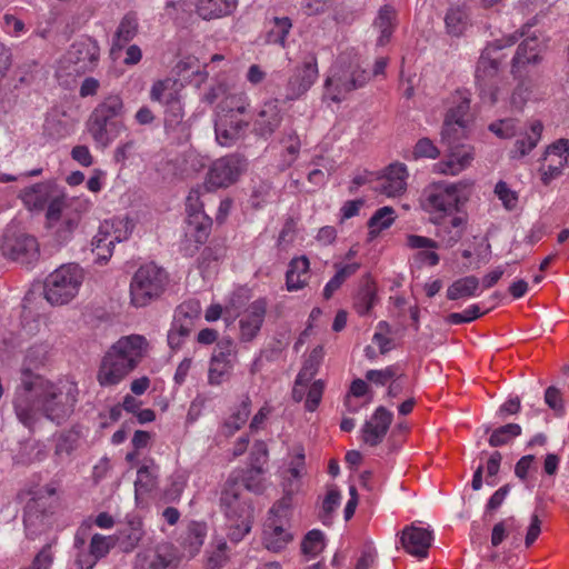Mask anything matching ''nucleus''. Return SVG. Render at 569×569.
Segmentation results:
<instances>
[{"label":"nucleus","instance_id":"f257e3e1","mask_svg":"<svg viewBox=\"0 0 569 569\" xmlns=\"http://www.w3.org/2000/svg\"><path fill=\"white\" fill-rule=\"evenodd\" d=\"M77 395L74 383H54L23 368L13 408L18 420L28 429H32L41 416L60 425L73 412Z\"/></svg>","mask_w":569,"mask_h":569},{"label":"nucleus","instance_id":"f03ea898","mask_svg":"<svg viewBox=\"0 0 569 569\" xmlns=\"http://www.w3.org/2000/svg\"><path fill=\"white\" fill-rule=\"evenodd\" d=\"M220 509L230 525L229 537L232 541L238 542L250 532L253 507L237 479L226 481L220 495Z\"/></svg>","mask_w":569,"mask_h":569},{"label":"nucleus","instance_id":"7ed1b4c3","mask_svg":"<svg viewBox=\"0 0 569 569\" xmlns=\"http://www.w3.org/2000/svg\"><path fill=\"white\" fill-rule=\"evenodd\" d=\"M468 183L463 181H435L427 184L420 194L419 203L423 211L437 222L446 217L458 213L467 201L463 190Z\"/></svg>","mask_w":569,"mask_h":569},{"label":"nucleus","instance_id":"20e7f679","mask_svg":"<svg viewBox=\"0 0 569 569\" xmlns=\"http://www.w3.org/2000/svg\"><path fill=\"white\" fill-rule=\"evenodd\" d=\"M123 101L118 94L103 99L90 113L87 130L99 148L109 147L124 130Z\"/></svg>","mask_w":569,"mask_h":569},{"label":"nucleus","instance_id":"39448f33","mask_svg":"<svg viewBox=\"0 0 569 569\" xmlns=\"http://www.w3.org/2000/svg\"><path fill=\"white\" fill-rule=\"evenodd\" d=\"M19 198L29 211H43L49 228H54L62 212L71 207L64 189L56 181L47 180L21 190Z\"/></svg>","mask_w":569,"mask_h":569},{"label":"nucleus","instance_id":"423d86ee","mask_svg":"<svg viewBox=\"0 0 569 569\" xmlns=\"http://www.w3.org/2000/svg\"><path fill=\"white\" fill-rule=\"evenodd\" d=\"M516 43L515 36L498 40L495 44L488 46L481 53L476 67V84L479 96L483 102L495 104L498 100V71L500 67L499 51Z\"/></svg>","mask_w":569,"mask_h":569},{"label":"nucleus","instance_id":"0eeeda50","mask_svg":"<svg viewBox=\"0 0 569 569\" xmlns=\"http://www.w3.org/2000/svg\"><path fill=\"white\" fill-rule=\"evenodd\" d=\"M370 79L369 73L358 64L342 67V59L333 67L332 74L327 78L325 87L330 99L340 102L352 90L363 87Z\"/></svg>","mask_w":569,"mask_h":569},{"label":"nucleus","instance_id":"6e6552de","mask_svg":"<svg viewBox=\"0 0 569 569\" xmlns=\"http://www.w3.org/2000/svg\"><path fill=\"white\" fill-rule=\"evenodd\" d=\"M201 187L192 188L186 199V236L197 244H203L211 232L212 219L204 212Z\"/></svg>","mask_w":569,"mask_h":569},{"label":"nucleus","instance_id":"1a4fd4ad","mask_svg":"<svg viewBox=\"0 0 569 569\" xmlns=\"http://www.w3.org/2000/svg\"><path fill=\"white\" fill-rule=\"evenodd\" d=\"M100 47L92 38H82L74 41L63 58L68 73L83 74L91 72L99 63Z\"/></svg>","mask_w":569,"mask_h":569},{"label":"nucleus","instance_id":"9d476101","mask_svg":"<svg viewBox=\"0 0 569 569\" xmlns=\"http://www.w3.org/2000/svg\"><path fill=\"white\" fill-rule=\"evenodd\" d=\"M246 167V159L239 154H229L217 159L208 170L204 189L214 190L229 187L238 180Z\"/></svg>","mask_w":569,"mask_h":569},{"label":"nucleus","instance_id":"9b49d317","mask_svg":"<svg viewBox=\"0 0 569 569\" xmlns=\"http://www.w3.org/2000/svg\"><path fill=\"white\" fill-rule=\"evenodd\" d=\"M56 493L57 489L47 485L26 505L23 523L31 533H37L47 526V519L52 513V506L48 502V498H52Z\"/></svg>","mask_w":569,"mask_h":569},{"label":"nucleus","instance_id":"f8f14e48","mask_svg":"<svg viewBox=\"0 0 569 569\" xmlns=\"http://www.w3.org/2000/svg\"><path fill=\"white\" fill-rule=\"evenodd\" d=\"M237 357V346L230 338H222L217 342L210 360L208 382L211 386H219L224 377L233 368V360Z\"/></svg>","mask_w":569,"mask_h":569},{"label":"nucleus","instance_id":"ddd939ff","mask_svg":"<svg viewBox=\"0 0 569 569\" xmlns=\"http://www.w3.org/2000/svg\"><path fill=\"white\" fill-rule=\"evenodd\" d=\"M318 76L317 59L311 57L302 66L297 67L288 79L284 88V100L293 101L302 97L317 81Z\"/></svg>","mask_w":569,"mask_h":569},{"label":"nucleus","instance_id":"4468645a","mask_svg":"<svg viewBox=\"0 0 569 569\" xmlns=\"http://www.w3.org/2000/svg\"><path fill=\"white\" fill-rule=\"evenodd\" d=\"M470 109V92L466 89L457 90L451 96V106L449 107L443 126L441 129V139L443 142H450L451 136L459 129L466 127V117Z\"/></svg>","mask_w":569,"mask_h":569},{"label":"nucleus","instance_id":"2eb2a0df","mask_svg":"<svg viewBox=\"0 0 569 569\" xmlns=\"http://www.w3.org/2000/svg\"><path fill=\"white\" fill-rule=\"evenodd\" d=\"M268 303L264 298L252 301L239 319V338L242 342L252 341L261 330Z\"/></svg>","mask_w":569,"mask_h":569},{"label":"nucleus","instance_id":"dca6fc26","mask_svg":"<svg viewBox=\"0 0 569 569\" xmlns=\"http://www.w3.org/2000/svg\"><path fill=\"white\" fill-rule=\"evenodd\" d=\"M3 253L22 264H30L39 257V244L33 236L18 234L14 237H7L3 246Z\"/></svg>","mask_w":569,"mask_h":569},{"label":"nucleus","instance_id":"f3484780","mask_svg":"<svg viewBox=\"0 0 569 569\" xmlns=\"http://www.w3.org/2000/svg\"><path fill=\"white\" fill-rule=\"evenodd\" d=\"M133 370L124 358L109 349L102 358L97 379L101 387H111L120 383Z\"/></svg>","mask_w":569,"mask_h":569},{"label":"nucleus","instance_id":"a211bd4d","mask_svg":"<svg viewBox=\"0 0 569 569\" xmlns=\"http://www.w3.org/2000/svg\"><path fill=\"white\" fill-rule=\"evenodd\" d=\"M133 370L124 358L109 349L102 358L97 379L101 387H111L120 383Z\"/></svg>","mask_w":569,"mask_h":569},{"label":"nucleus","instance_id":"6ab92c4d","mask_svg":"<svg viewBox=\"0 0 569 569\" xmlns=\"http://www.w3.org/2000/svg\"><path fill=\"white\" fill-rule=\"evenodd\" d=\"M409 172L402 162L390 163L377 179L375 189L387 197H397L407 190Z\"/></svg>","mask_w":569,"mask_h":569},{"label":"nucleus","instance_id":"aec40b11","mask_svg":"<svg viewBox=\"0 0 569 569\" xmlns=\"http://www.w3.org/2000/svg\"><path fill=\"white\" fill-rule=\"evenodd\" d=\"M531 26H525L520 32H516L512 36L516 37V41L520 37L527 36L522 42L518 46L516 54L512 59V73L517 76L520 73L521 68L529 63H536L539 60L541 51V41L537 36H530L529 29Z\"/></svg>","mask_w":569,"mask_h":569},{"label":"nucleus","instance_id":"412c9836","mask_svg":"<svg viewBox=\"0 0 569 569\" xmlns=\"http://www.w3.org/2000/svg\"><path fill=\"white\" fill-rule=\"evenodd\" d=\"M290 521L268 517L263 527L262 543L273 552L283 550L293 539Z\"/></svg>","mask_w":569,"mask_h":569},{"label":"nucleus","instance_id":"4be33fe9","mask_svg":"<svg viewBox=\"0 0 569 569\" xmlns=\"http://www.w3.org/2000/svg\"><path fill=\"white\" fill-rule=\"evenodd\" d=\"M306 473L305 449L302 446H296L290 452L287 468L281 473L282 489H289V492H300Z\"/></svg>","mask_w":569,"mask_h":569},{"label":"nucleus","instance_id":"5701e85b","mask_svg":"<svg viewBox=\"0 0 569 569\" xmlns=\"http://www.w3.org/2000/svg\"><path fill=\"white\" fill-rule=\"evenodd\" d=\"M149 347L147 338L142 335H129L118 339L109 349L126 359V363L134 369L143 359Z\"/></svg>","mask_w":569,"mask_h":569},{"label":"nucleus","instance_id":"b1692460","mask_svg":"<svg viewBox=\"0 0 569 569\" xmlns=\"http://www.w3.org/2000/svg\"><path fill=\"white\" fill-rule=\"evenodd\" d=\"M116 545L114 536L94 533L89 543V551H79L76 558L78 569H93L97 562L107 557Z\"/></svg>","mask_w":569,"mask_h":569},{"label":"nucleus","instance_id":"393cba45","mask_svg":"<svg viewBox=\"0 0 569 569\" xmlns=\"http://www.w3.org/2000/svg\"><path fill=\"white\" fill-rule=\"evenodd\" d=\"M403 549L418 559L428 557L429 548L433 541L432 531L421 527L407 526L401 532Z\"/></svg>","mask_w":569,"mask_h":569},{"label":"nucleus","instance_id":"a878e982","mask_svg":"<svg viewBox=\"0 0 569 569\" xmlns=\"http://www.w3.org/2000/svg\"><path fill=\"white\" fill-rule=\"evenodd\" d=\"M393 415L391 411L380 406L376 409L370 420L366 421L362 427L363 441L376 447L382 442L392 422Z\"/></svg>","mask_w":569,"mask_h":569},{"label":"nucleus","instance_id":"bb28decb","mask_svg":"<svg viewBox=\"0 0 569 569\" xmlns=\"http://www.w3.org/2000/svg\"><path fill=\"white\" fill-rule=\"evenodd\" d=\"M451 140L448 142L450 146V152L448 158L443 161H440L435 164V169L437 172L442 174L456 176L467 169L473 158V148L470 146L461 144V146H451Z\"/></svg>","mask_w":569,"mask_h":569},{"label":"nucleus","instance_id":"cd10ccee","mask_svg":"<svg viewBox=\"0 0 569 569\" xmlns=\"http://www.w3.org/2000/svg\"><path fill=\"white\" fill-rule=\"evenodd\" d=\"M248 126L236 114H222L216 122V139L220 146L230 147L246 134Z\"/></svg>","mask_w":569,"mask_h":569},{"label":"nucleus","instance_id":"c85d7f7f","mask_svg":"<svg viewBox=\"0 0 569 569\" xmlns=\"http://www.w3.org/2000/svg\"><path fill=\"white\" fill-rule=\"evenodd\" d=\"M282 121V113L278 102L268 101L262 104L253 120L254 133L263 139H268L279 128Z\"/></svg>","mask_w":569,"mask_h":569},{"label":"nucleus","instance_id":"c756f323","mask_svg":"<svg viewBox=\"0 0 569 569\" xmlns=\"http://www.w3.org/2000/svg\"><path fill=\"white\" fill-rule=\"evenodd\" d=\"M164 131L168 136L178 141L189 138L190 128L184 121V108L182 101L163 108Z\"/></svg>","mask_w":569,"mask_h":569},{"label":"nucleus","instance_id":"7c9ffc66","mask_svg":"<svg viewBox=\"0 0 569 569\" xmlns=\"http://www.w3.org/2000/svg\"><path fill=\"white\" fill-rule=\"evenodd\" d=\"M237 7L238 0H194L196 13L206 21L228 17Z\"/></svg>","mask_w":569,"mask_h":569},{"label":"nucleus","instance_id":"2f4dec72","mask_svg":"<svg viewBox=\"0 0 569 569\" xmlns=\"http://www.w3.org/2000/svg\"><path fill=\"white\" fill-rule=\"evenodd\" d=\"M181 84L171 78L157 80L150 89V100L160 103L163 108L181 100Z\"/></svg>","mask_w":569,"mask_h":569},{"label":"nucleus","instance_id":"473e14b6","mask_svg":"<svg viewBox=\"0 0 569 569\" xmlns=\"http://www.w3.org/2000/svg\"><path fill=\"white\" fill-rule=\"evenodd\" d=\"M407 244L412 249H421L415 256L417 262L427 264V266H436L439 262V256L435 251L438 248V243L427 237L410 234L407 238Z\"/></svg>","mask_w":569,"mask_h":569},{"label":"nucleus","instance_id":"72a5a7b5","mask_svg":"<svg viewBox=\"0 0 569 569\" xmlns=\"http://www.w3.org/2000/svg\"><path fill=\"white\" fill-rule=\"evenodd\" d=\"M543 124L540 120L530 122L529 129L520 134L511 150L512 158H522L530 153L541 139Z\"/></svg>","mask_w":569,"mask_h":569},{"label":"nucleus","instance_id":"f704fd0d","mask_svg":"<svg viewBox=\"0 0 569 569\" xmlns=\"http://www.w3.org/2000/svg\"><path fill=\"white\" fill-rule=\"evenodd\" d=\"M84 270L76 262L63 263L54 269L43 284H82Z\"/></svg>","mask_w":569,"mask_h":569},{"label":"nucleus","instance_id":"c9c22d12","mask_svg":"<svg viewBox=\"0 0 569 569\" xmlns=\"http://www.w3.org/2000/svg\"><path fill=\"white\" fill-rule=\"evenodd\" d=\"M71 207L62 212V217L58 220L60 224L56 229V237L59 242H67L70 240L72 233L78 228L81 220V209L78 200L70 199Z\"/></svg>","mask_w":569,"mask_h":569},{"label":"nucleus","instance_id":"e433bc0d","mask_svg":"<svg viewBox=\"0 0 569 569\" xmlns=\"http://www.w3.org/2000/svg\"><path fill=\"white\" fill-rule=\"evenodd\" d=\"M169 281L168 271L153 261L142 263L130 284H163Z\"/></svg>","mask_w":569,"mask_h":569},{"label":"nucleus","instance_id":"4c0bfd02","mask_svg":"<svg viewBox=\"0 0 569 569\" xmlns=\"http://www.w3.org/2000/svg\"><path fill=\"white\" fill-rule=\"evenodd\" d=\"M496 303L488 305L487 301H479L468 306L461 312H451L445 317V322L450 326L470 323L495 309Z\"/></svg>","mask_w":569,"mask_h":569},{"label":"nucleus","instance_id":"58836bf2","mask_svg":"<svg viewBox=\"0 0 569 569\" xmlns=\"http://www.w3.org/2000/svg\"><path fill=\"white\" fill-rule=\"evenodd\" d=\"M445 23L447 32L451 36H461L469 24V11L466 4L451 6L446 13Z\"/></svg>","mask_w":569,"mask_h":569},{"label":"nucleus","instance_id":"ea45409f","mask_svg":"<svg viewBox=\"0 0 569 569\" xmlns=\"http://www.w3.org/2000/svg\"><path fill=\"white\" fill-rule=\"evenodd\" d=\"M144 536L141 520H130L124 528L119 531L116 542L123 552H131L137 548Z\"/></svg>","mask_w":569,"mask_h":569},{"label":"nucleus","instance_id":"a19ab883","mask_svg":"<svg viewBox=\"0 0 569 569\" xmlns=\"http://www.w3.org/2000/svg\"><path fill=\"white\" fill-rule=\"evenodd\" d=\"M396 21V11L390 6H383L373 22V28L379 32L377 40L378 46H385L389 42Z\"/></svg>","mask_w":569,"mask_h":569},{"label":"nucleus","instance_id":"79ce46f5","mask_svg":"<svg viewBox=\"0 0 569 569\" xmlns=\"http://www.w3.org/2000/svg\"><path fill=\"white\" fill-rule=\"evenodd\" d=\"M137 18L132 14H126L120 21L114 33L111 51L114 52L116 50L123 49L137 36Z\"/></svg>","mask_w":569,"mask_h":569},{"label":"nucleus","instance_id":"37998d69","mask_svg":"<svg viewBox=\"0 0 569 569\" xmlns=\"http://www.w3.org/2000/svg\"><path fill=\"white\" fill-rule=\"evenodd\" d=\"M80 432L76 429L63 430L56 436L54 456L63 459L70 457L79 447Z\"/></svg>","mask_w":569,"mask_h":569},{"label":"nucleus","instance_id":"c03bdc74","mask_svg":"<svg viewBox=\"0 0 569 569\" xmlns=\"http://www.w3.org/2000/svg\"><path fill=\"white\" fill-rule=\"evenodd\" d=\"M310 261L306 256L293 258L286 272V284H307Z\"/></svg>","mask_w":569,"mask_h":569},{"label":"nucleus","instance_id":"a18cd8bd","mask_svg":"<svg viewBox=\"0 0 569 569\" xmlns=\"http://www.w3.org/2000/svg\"><path fill=\"white\" fill-rule=\"evenodd\" d=\"M251 401L246 397L237 407L236 411L224 421L223 432L226 436H232L236 431L240 430L250 416Z\"/></svg>","mask_w":569,"mask_h":569},{"label":"nucleus","instance_id":"49530a36","mask_svg":"<svg viewBox=\"0 0 569 569\" xmlns=\"http://www.w3.org/2000/svg\"><path fill=\"white\" fill-rule=\"evenodd\" d=\"M39 292L53 307L69 303L77 295L78 287H37Z\"/></svg>","mask_w":569,"mask_h":569},{"label":"nucleus","instance_id":"de8ad7c7","mask_svg":"<svg viewBox=\"0 0 569 569\" xmlns=\"http://www.w3.org/2000/svg\"><path fill=\"white\" fill-rule=\"evenodd\" d=\"M242 291L243 287H238L233 290L231 299L224 305V307L220 303H212L209 306L206 310L204 319L209 322L217 321L222 316L223 309L226 311L239 309L243 305V300L248 298L242 295Z\"/></svg>","mask_w":569,"mask_h":569},{"label":"nucleus","instance_id":"09e8293b","mask_svg":"<svg viewBox=\"0 0 569 569\" xmlns=\"http://www.w3.org/2000/svg\"><path fill=\"white\" fill-rule=\"evenodd\" d=\"M206 535L207 529L203 523L191 522L188 526L182 543L190 556H194L199 552L201 546L204 542Z\"/></svg>","mask_w":569,"mask_h":569},{"label":"nucleus","instance_id":"8fccbe9b","mask_svg":"<svg viewBox=\"0 0 569 569\" xmlns=\"http://www.w3.org/2000/svg\"><path fill=\"white\" fill-rule=\"evenodd\" d=\"M197 310H193L190 305L183 303L176 310L171 329L178 333H181L183 338H187L192 328V319L197 315Z\"/></svg>","mask_w":569,"mask_h":569},{"label":"nucleus","instance_id":"3c124183","mask_svg":"<svg viewBox=\"0 0 569 569\" xmlns=\"http://www.w3.org/2000/svg\"><path fill=\"white\" fill-rule=\"evenodd\" d=\"M396 213L391 207L379 208L368 221L369 233L376 237L382 230L388 229L395 221Z\"/></svg>","mask_w":569,"mask_h":569},{"label":"nucleus","instance_id":"603ef678","mask_svg":"<svg viewBox=\"0 0 569 569\" xmlns=\"http://www.w3.org/2000/svg\"><path fill=\"white\" fill-rule=\"evenodd\" d=\"M291 28L292 22L288 17H274L272 19V26L267 32V42L284 47Z\"/></svg>","mask_w":569,"mask_h":569},{"label":"nucleus","instance_id":"864d4df0","mask_svg":"<svg viewBox=\"0 0 569 569\" xmlns=\"http://www.w3.org/2000/svg\"><path fill=\"white\" fill-rule=\"evenodd\" d=\"M163 293V287H130L131 305L136 308L148 306Z\"/></svg>","mask_w":569,"mask_h":569},{"label":"nucleus","instance_id":"5fc2aeb1","mask_svg":"<svg viewBox=\"0 0 569 569\" xmlns=\"http://www.w3.org/2000/svg\"><path fill=\"white\" fill-rule=\"evenodd\" d=\"M521 427L518 423H507L495 429L489 438L491 447H501L521 435Z\"/></svg>","mask_w":569,"mask_h":569},{"label":"nucleus","instance_id":"6e6d98bb","mask_svg":"<svg viewBox=\"0 0 569 569\" xmlns=\"http://www.w3.org/2000/svg\"><path fill=\"white\" fill-rule=\"evenodd\" d=\"M325 535L319 529L310 530L301 542V551L311 557H317L325 549Z\"/></svg>","mask_w":569,"mask_h":569},{"label":"nucleus","instance_id":"4d7b16f0","mask_svg":"<svg viewBox=\"0 0 569 569\" xmlns=\"http://www.w3.org/2000/svg\"><path fill=\"white\" fill-rule=\"evenodd\" d=\"M341 502V495L337 489H329L322 500L319 519L325 526H330L332 522V515Z\"/></svg>","mask_w":569,"mask_h":569},{"label":"nucleus","instance_id":"13d9d810","mask_svg":"<svg viewBox=\"0 0 569 569\" xmlns=\"http://www.w3.org/2000/svg\"><path fill=\"white\" fill-rule=\"evenodd\" d=\"M282 497L279 499L269 510L268 517H274L277 519H286L290 521L291 508L293 505V498L299 492H289V489H282Z\"/></svg>","mask_w":569,"mask_h":569},{"label":"nucleus","instance_id":"bf43d9fd","mask_svg":"<svg viewBox=\"0 0 569 569\" xmlns=\"http://www.w3.org/2000/svg\"><path fill=\"white\" fill-rule=\"evenodd\" d=\"M282 497L279 499L269 510L268 517H274L277 519H286L290 521L291 508L293 505V498L299 492H289V489H282Z\"/></svg>","mask_w":569,"mask_h":569},{"label":"nucleus","instance_id":"052dcab7","mask_svg":"<svg viewBox=\"0 0 569 569\" xmlns=\"http://www.w3.org/2000/svg\"><path fill=\"white\" fill-rule=\"evenodd\" d=\"M289 343V337L286 333H279L268 343L264 349L261 350V357H264V360L269 362L276 361L288 348Z\"/></svg>","mask_w":569,"mask_h":569},{"label":"nucleus","instance_id":"680f3d73","mask_svg":"<svg viewBox=\"0 0 569 569\" xmlns=\"http://www.w3.org/2000/svg\"><path fill=\"white\" fill-rule=\"evenodd\" d=\"M269 451L263 440H257L250 451L249 466L253 467L254 472H264V466L268 461Z\"/></svg>","mask_w":569,"mask_h":569},{"label":"nucleus","instance_id":"e2e57ef3","mask_svg":"<svg viewBox=\"0 0 569 569\" xmlns=\"http://www.w3.org/2000/svg\"><path fill=\"white\" fill-rule=\"evenodd\" d=\"M519 120L506 118L489 124V130L501 139H510L518 132Z\"/></svg>","mask_w":569,"mask_h":569},{"label":"nucleus","instance_id":"0e129e2a","mask_svg":"<svg viewBox=\"0 0 569 569\" xmlns=\"http://www.w3.org/2000/svg\"><path fill=\"white\" fill-rule=\"evenodd\" d=\"M156 486V475L148 467L142 466L137 471V479L134 481L136 496L139 493L150 492Z\"/></svg>","mask_w":569,"mask_h":569},{"label":"nucleus","instance_id":"69168bd1","mask_svg":"<svg viewBox=\"0 0 569 569\" xmlns=\"http://www.w3.org/2000/svg\"><path fill=\"white\" fill-rule=\"evenodd\" d=\"M548 164L540 168L541 181L545 186L562 174L563 169L568 166L567 160L559 159H546Z\"/></svg>","mask_w":569,"mask_h":569},{"label":"nucleus","instance_id":"338daca9","mask_svg":"<svg viewBox=\"0 0 569 569\" xmlns=\"http://www.w3.org/2000/svg\"><path fill=\"white\" fill-rule=\"evenodd\" d=\"M365 377L369 382L377 386H386L390 380L398 377V366L391 365L380 370L370 369Z\"/></svg>","mask_w":569,"mask_h":569},{"label":"nucleus","instance_id":"774afa93","mask_svg":"<svg viewBox=\"0 0 569 569\" xmlns=\"http://www.w3.org/2000/svg\"><path fill=\"white\" fill-rule=\"evenodd\" d=\"M376 297L375 287H361L355 302L357 312L361 316L367 315L373 307Z\"/></svg>","mask_w":569,"mask_h":569}]
</instances>
